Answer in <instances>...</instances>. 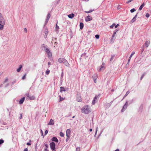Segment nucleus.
Returning <instances> with one entry per match:
<instances>
[{"label":"nucleus","instance_id":"obj_59","mask_svg":"<svg viewBox=\"0 0 151 151\" xmlns=\"http://www.w3.org/2000/svg\"><path fill=\"white\" fill-rule=\"evenodd\" d=\"M24 31L25 32H27V29L26 28H25L24 29Z\"/></svg>","mask_w":151,"mask_h":151},{"label":"nucleus","instance_id":"obj_8","mask_svg":"<svg viewBox=\"0 0 151 151\" xmlns=\"http://www.w3.org/2000/svg\"><path fill=\"white\" fill-rule=\"evenodd\" d=\"M76 100L78 101L79 102H81V96L79 95H77Z\"/></svg>","mask_w":151,"mask_h":151},{"label":"nucleus","instance_id":"obj_7","mask_svg":"<svg viewBox=\"0 0 151 151\" xmlns=\"http://www.w3.org/2000/svg\"><path fill=\"white\" fill-rule=\"evenodd\" d=\"M66 136L67 137H70V130L69 129H68L66 131Z\"/></svg>","mask_w":151,"mask_h":151},{"label":"nucleus","instance_id":"obj_41","mask_svg":"<svg viewBox=\"0 0 151 151\" xmlns=\"http://www.w3.org/2000/svg\"><path fill=\"white\" fill-rule=\"evenodd\" d=\"M48 20H47V19H46L45 21V24H44V27H45V25L47 23V22L48 21Z\"/></svg>","mask_w":151,"mask_h":151},{"label":"nucleus","instance_id":"obj_39","mask_svg":"<svg viewBox=\"0 0 151 151\" xmlns=\"http://www.w3.org/2000/svg\"><path fill=\"white\" fill-rule=\"evenodd\" d=\"M4 142V141L3 139H1L0 140V144H1Z\"/></svg>","mask_w":151,"mask_h":151},{"label":"nucleus","instance_id":"obj_11","mask_svg":"<svg viewBox=\"0 0 151 151\" xmlns=\"http://www.w3.org/2000/svg\"><path fill=\"white\" fill-rule=\"evenodd\" d=\"M25 100V97H23L22 98H21L19 100V104H22L24 101Z\"/></svg>","mask_w":151,"mask_h":151},{"label":"nucleus","instance_id":"obj_58","mask_svg":"<svg viewBox=\"0 0 151 151\" xmlns=\"http://www.w3.org/2000/svg\"><path fill=\"white\" fill-rule=\"evenodd\" d=\"M144 47H142V50H141V53L142 52H143V51H144Z\"/></svg>","mask_w":151,"mask_h":151},{"label":"nucleus","instance_id":"obj_16","mask_svg":"<svg viewBox=\"0 0 151 151\" xmlns=\"http://www.w3.org/2000/svg\"><path fill=\"white\" fill-rule=\"evenodd\" d=\"M52 141H54L57 143H58V139L56 137H52Z\"/></svg>","mask_w":151,"mask_h":151},{"label":"nucleus","instance_id":"obj_23","mask_svg":"<svg viewBox=\"0 0 151 151\" xmlns=\"http://www.w3.org/2000/svg\"><path fill=\"white\" fill-rule=\"evenodd\" d=\"M45 35H47L48 34V31L47 28H45Z\"/></svg>","mask_w":151,"mask_h":151},{"label":"nucleus","instance_id":"obj_52","mask_svg":"<svg viewBox=\"0 0 151 151\" xmlns=\"http://www.w3.org/2000/svg\"><path fill=\"white\" fill-rule=\"evenodd\" d=\"M97 129H98V127H97L96 129V132H95V135H94V137H96V134L97 132Z\"/></svg>","mask_w":151,"mask_h":151},{"label":"nucleus","instance_id":"obj_63","mask_svg":"<svg viewBox=\"0 0 151 151\" xmlns=\"http://www.w3.org/2000/svg\"><path fill=\"white\" fill-rule=\"evenodd\" d=\"M118 31V30L117 29H116L114 30V32L116 33V32H117Z\"/></svg>","mask_w":151,"mask_h":151},{"label":"nucleus","instance_id":"obj_27","mask_svg":"<svg viewBox=\"0 0 151 151\" xmlns=\"http://www.w3.org/2000/svg\"><path fill=\"white\" fill-rule=\"evenodd\" d=\"M50 17V13H48L47 17L46 19L47 20H49Z\"/></svg>","mask_w":151,"mask_h":151},{"label":"nucleus","instance_id":"obj_51","mask_svg":"<svg viewBox=\"0 0 151 151\" xmlns=\"http://www.w3.org/2000/svg\"><path fill=\"white\" fill-rule=\"evenodd\" d=\"M130 60V59H129L128 61L127 64V65H129V64Z\"/></svg>","mask_w":151,"mask_h":151},{"label":"nucleus","instance_id":"obj_15","mask_svg":"<svg viewBox=\"0 0 151 151\" xmlns=\"http://www.w3.org/2000/svg\"><path fill=\"white\" fill-rule=\"evenodd\" d=\"M150 42L149 40L147 41L145 43V46L147 47L150 44Z\"/></svg>","mask_w":151,"mask_h":151},{"label":"nucleus","instance_id":"obj_33","mask_svg":"<svg viewBox=\"0 0 151 151\" xmlns=\"http://www.w3.org/2000/svg\"><path fill=\"white\" fill-rule=\"evenodd\" d=\"M116 25L114 23L112 25H111L110 27V28L112 29L113 28L114 26Z\"/></svg>","mask_w":151,"mask_h":151},{"label":"nucleus","instance_id":"obj_17","mask_svg":"<svg viewBox=\"0 0 151 151\" xmlns=\"http://www.w3.org/2000/svg\"><path fill=\"white\" fill-rule=\"evenodd\" d=\"M41 47L42 49H44V50H45V49L47 48V46L45 44H42L41 46Z\"/></svg>","mask_w":151,"mask_h":151},{"label":"nucleus","instance_id":"obj_40","mask_svg":"<svg viewBox=\"0 0 151 151\" xmlns=\"http://www.w3.org/2000/svg\"><path fill=\"white\" fill-rule=\"evenodd\" d=\"M8 78H6L4 80V83H6V82H7L8 81Z\"/></svg>","mask_w":151,"mask_h":151},{"label":"nucleus","instance_id":"obj_9","mask_svg":"<svg viewBox=\"0 0 151 151\" xmlns=\"http://www.w3.org/2000/svg\"><path fill=\"white\" fill-rule=\"evenodd\" d=\"M138 13H137L135 16L133 18V19H132L131 21V23H133L136 20V18L137 17V15L138 14Z\"/></svg>","mask_w":151,"mask_h":151},{"label":"nucleus","instance_id":"obj_30","mask_svg":"<svg viewBox=\"0 0 151 151\" xmlns=\"http://www.w3.org/2000/svg\"><path fill=\"white\" fill-rule=\"evenodd\" d=\"M47 55L48 57H51L52 56V53L51 52L47 53Z\"/></svg>","mask_w":151,"mask_h":151},{"label":"nucleus","instance_id":"obj_56","mask_svg":"<svg viewBox=\"0 0 151 151\" xmlns=\"http://www.w3.org/2000/svg\"><path fill=\"white\" fill-rule=\"evenodd\" d=\"M119 26V24H117L116 25H115V28H117V27L118 26Z\"/></svg>","mask_w":151,"mask_h":151},{"label":"nucleus","instance_id":"obj_53","mask_svg":"<svg viewBox=\"0 0 151 151\" xmlns=\"http://www.w3.org/2000/svg\"><path fill=\"white\" fill-rule=\"evenodd\" d=\"M70 137H67V138L66 139V142H67L68 140L70 138Z\"/></svg>","mask_w":151,"mask_h":151},{"label":"nucleus","instance_id":"obj_21","mask_svg":"<svg viewBox=\"0 0 151 151\" xmlns=\"http://www.w3.org/2000/svg\"><path fill=\"white\" fill-rule=\"evenodd\" d=\"M83 24L82 23H80V29H82L83 27Z\"/></svg>","mask_w":151,"mask_h":151},{"label":"nucleus","instance_id":"obj_48","mask_svg":"<svg viewBox=\"0 0 151 151\" xmlns=\"http://www.w3.org/2000/svg\"><path fill=\"white\" fill-rule=\"evenodd\" d=\"M129 91H128L126 93V94L125 95V96H127L129 94Z\"/></svg>","mask_w":151,"mask_h":151},{"label":"nucleus","instance_id":"obj_4","mask_svg":"<svg viewBox=\"0 0 151 151\" xmlns=\"http://www.w3.org/2000/svg\"><path fill=\"white\" fill-rule=\"evenodd\" d=\"M127 104H128V101H127L126 102L125 104L123 106L122 109L121 110V111L122 112H123L125 109L127 108Z\"/></svg>","mask_w":151,"mask_h":151},{"label":"nucleus","instance_id":"obj_26","mask_svg":"<svg viewBox=\"0 0 151 151\" xmlns=\"http://www.w3.org/2000/svg\"><path fill=\"white\" fill-rule=\"evenodd\" d=\"M146 73L145 72H144L142 75L141 77L140 78V80H142V79L145 76L146 74Z\"/></svg>","mask_w":151,"mask_h":151},{"label":"nucleus","instance_id":"obj_46","mask_svg":"<svg viewBox=\"0 0 151 151\" xmlns=\"http://www.w3.org/2000/svg\"><path fill=\"white\" fill-rule=\"evenodd\" d=\"M80 148L79 147H77L76 148V151H80Z\"/></svg>","mask_w":151,"mask_h":151},{"label":"nucleus","instance_id":"obj_60","mask_svg":"<svg viewBox=\"0 0 151 151\" xmlns=\"http://www.w3.org/2000/svg\"><path fill=\"white\" fill-rule=\"evenodd\" d=\"M49 49L47 47L46 49H45L44 50L45 51V52H47V50H48Z\"/></svg>","mask_w":151,"mask_h":151},{"label":"nucleus","instance_id":"obj_50","mask_svg":"<svg viewBox=\"0 0 151 151\" xmlns=\"http://www.w3.org/2000/svg\"><path fill=\"white\" fill-rule=\"evenodd\" d=\"M48 131L47 130H46L45 132V135H46L48 133Z\"/></svg>","mask_w":151,"mask_h":151},{"label":"nucleus","instance_id":"obj_20","mask_svg":"<svg viewBox=\"0 0 151 151\" xmlns=\"http://www.w3.org/2000/svg\"><path fill=\"white\" fill-rule=\"evenodd\" d=\"M145 4H144V3H143L140 6V7L139 9V11L141 10L142 9V8L145 6Z\"/></svg>","mask_w":151,"mask_h":151},{"label":"nucleus","instance_id":"obj_6","mask_svg":"<svg viewBox=\"0 0 151 151\" xmlns=\"http://www.w3.org/2000/svg\"><path fill=\"white\" fill-rule=\"evenodd\" d=\"M97 76L96 74H94L92 76V78L94 81L95 83H96V80L97 79Z\"/></svg>","mask_w":151,"mask_h":151},{"label":"nucleus","instance_id":"obj_55","mask_svg":"<svg viewBox=\"0 0 151 151\" xmlns=\"http://www.w3.org/2000/svg\"><path fill=\"white\" fill-rule=\"evenodd\" d=\"M22 114H20V116L19 117V119H21L22 118Z\"/></svg>","mask_w":151,"mask_h":151},{"label":"nucleus","instance_id":"obj_24","mask_svg":"<svg viewBox=\"0 0 151 151\" xmlns=\"http://www.w3.org/2000/svg\"><path fill=\"white\" fill-rule=\"evenodd\" d=\"M29 98L30 100H33L35 99V97L33 96H30Z\"/></svg>","mask_w":151,"mask_h":151},{"label":"nucleus","instance_id":"obj_62","mask_svg":"<svg viewBox=\"0 0 151 151\" xmlns=\"http://www.w3.org/2000/svg\"><path fill=\"white\" fill-rule=\"evenodd\" d=\"M50 51V50L49 49L48 50H47V51L46 52L47 54Z\"/></svg>","mask_w":151,"mask_h":151},{"label":"nucleus","instance_id":"obj_47","mask_svg":"<svg viewBox=\"0 0 151 151\" xmlns=\"http://www.w3.org/2000/svg\"><path fill=\"white\" fill-rule=\"evenodd\" d=\"M96 100L94 99H93V101H92V104H94L95 103H96Z\"/></svg>","mask_w":151,"mask_h":151},{"label":"nucleus","instance_id":"obj_29","mask_svg":"<svg viewBox=\"0 0 151 151\" xmlns=\"http://www.w3.org/2000/svg\"><path fill=\"white\" fill-rule=\"evenodd\" d=\"M115 35H112V38L111 39V40L112 41V42H113V40H114L113 41H114V40L115 39V38H115Z\"/></svg>","mask_w":151,"mask_h":151},{"label":"nucleus","instance_id":"obj_28","mask_svg":"<svg viewBox=\"0 0 151 151\" xmlns=\"http://www.w3.org/2000/svg\"><path fill=\"white\" fill-rule=\"evenodd\" d=\"M135 52L134 51L132 52V53L130 57H129V59H130V60L132 56L133 55H134L135 54Z\"/></svg>","mask_w":151,"mask_h":151},{"label":"nucleus","instance_id":"obj_57","mask_svg":"<svg viewBox=\"0 0 151 151\" xmlns=\"http://www.w3.org/2000/svg\"><path fill=\"white\" fill-rule=\"evenodd\" d=\"M133 0H129L127 2V4H129V3L130 2H131Z\"/></svg>","mask_w":151,"mask_h":151},{"label":"nucleus","instance_id":"obj_42","mask_svg":"<svg viewBox=\"0 0 151 151\" xmlns=\"http://www.w3.org/2000/svg\"><path fill=\"white\" fill-rule=\"evenodd\" d=\"M99 95H100V94L98 95H96L94 97V99H95V100H96V99H97V98H98V96Z\"/></svg>","mask_w":151,"mask_h":151},{"label":"nucleus","instance_id":"obj_12","mask_svg":"<svg viewBox=\"0 0 151 151\" xmlns=\"http://www.w3.org/2000/svg\"><path fill=\"white\" fill-rule=\"evenodd\" d=\"M44 145L45 147V151H49L48 150V145L46 143H45L44 144Z\"/></svg>","mask_w":151,"mask_h":151},{"label":"nucleus","instance_id":"obj_25","mask_svg":"<svg viewBox=\"0 0 151 151\" xmlns=\"http://www.w3.org/2000/svg\"><path fill=\"white\" fill-rule=\"evenodd\" d=\"M4 24H3L1 23H0V29L2 30L4 28Z\"/></svg>","mask_w":151,"mask_h":151},{"label":"nucleus","instance_id":"obj_31","mask_svg":"<svg viewBox=\"0 0 151 151\" xmlns=\"http://www.w3.org/2000/svg\"><path fill=\"white\" fill-rule=\"evenodd\" d=\"M114 56H115L114 55H111V58L110 59V61H111L113 60V58L114 57Z\"/></svg>","mask_w":151,"mask_h":151},{"label":"nucleus","instance_id":"obj_32","mask_svg":"<svg viewBox=\"0 0 151 151\" xmlns=\"http://www.w3.org/2000/svg\"><path fill=\"white\" fill-rule=\"evenodd\" d=\"M136 11L135 9L134 8H133L130 10V12L131 13H133Z\"/></svg>","mask_w":151,"mask_h":151},{"label":"nucleus","instance_id":"obj_14","mask_svg":"<svg viewBox=\"0 0 151 151\" xmlns=\"http://www.w3.org/2000/svg\"><path fill=\"white\" fill-rule=\"evenodd\" d=\"M63 64L66 66H69V64L68 63V62L65 59V60L63 62Z\"/></svg>","mask_w":151,"mask_h":151},{"label":"nucleus","instance_id":"obj_43","mask_svg":"<svg viewBox=\"0 0 151 151\" xmlns=\"http://www.w3.org/2000/svg\"><path fill=\"white\" fill-rule=\"evenodd\" d=\"M25 95L26 96L28 97V98H29L30 96L29 94V93H26V94H25Z\"/></svg>","mask_w":151,"mask_h":151},{"label":"nucleus","instance_id":"obj_22","mask_svg":"<svg viewBox=\"0 0 151 151\" xmlns=\"http://www.w3.org/2000/svg\"><path fill=\"white\" fill-rule=\"evenodd\" d=\"M22 66L21 65H19V68L17 69V72H19L20 71L21 69H22Z\"/></svg>","mask_w":151,"mask_h":151},{"label":"nucleus","instance_id":"obj_49","mask_svg":"<svg viewBox=\"0 0 151 151\" xmlns=\"http://www.w3.org/2000/svg\"><path fill=\"white\" fill-rule=\"evenodd\" d=\"M145 16L147 18H148L150 16V14L148 13H147L146 14Z\"/></svg>","mask_w":151,"mask_h":151},{"label":"nucleus","instance_id":"obj_10","mask_svg":"<svg viewBox=\"0 0 151 151\" xmlns=\"http://www.w3.org/2000/svg\"><path fill=\"white\" fill-rule=\"evenodd\" d=\"M54 121L52 119H50L49 122L48 123V124L51 125H52L54 124Z\"/></svg>","mask_w":151,"mask_h":151},{"label":"nucleus","instance_id":"obj_1","mask_svg":"<svg viewBox=\"0 0 151 151\" xmlns=\"http://www.w3.org/2000/svg\"><path fill=\"white\" fill-rule=\"evenodd\" d=\"M83 113L87 114L91 112L89 106H86L83 107L81 109Z\"/></svg>","mask_w":151,"mask_h":151},{"label":"nucleus","instance_id":"obj_54","mask_svg":"<svg viewBox=\"0 0 151 151\" xmlns=\"http://www.w3.org/2000/svg\"><path fill=\"white\" fill-rule=\"evenodd\" d=\"M63 72H62V73L61 75V78H63Z\"/></svg>","mask_w":151,"mask_h":151},{"label":"nucleus","instance_id":"obj_19","mask_svg":"<svg viewBox=\"0 0 151 151\" xmlns=\"http://www.w3.org/2000/svg\"><path fill=\"white\" fill-rule=\"evenodd\" d=\"M66 91V90L63 87H61L60 88V92H62V91Z\"/></svg>","mask_w":151,"mask_h":151},{"label":"nucleus","instance_id":"obj_34","mask_svg":"<svg viewBox=\"0 0 151 151\" xmlns=\"http://www.w3.org/2000/svg\"><path fill=\"white\" fill-rule=\"evenodd\" d=\"M50 72V71L49 70L47 69L46 72V73L47 75H48L49 74V73Z\"/></svg>","mask_w":151,"mask_h":151},{"label":"nucleus","instance_id":"obj_61","mask_svg":"<svg viewBox=\"0 0 151 151\" xmlns=\"http://www.w3.org/2000/svg\"><path fill=\"white\" fill-rule=\"evenodd\" d=\"M27 145H31V144L29 142H28L27 143Z\"/></svg>","mask_w":151,"mask_h":151},{"label":"nucleus","instance_id":"obj_2","mask_svg":"<svg viewBox=\"0 0 151 151\" xmlns=\"http://www.w3.org/2000/svg\"><path fill=\"white\" fill-rule=\"evenodd\" d=\"M0 23L3 24H5V20L3 17V16L1 13H0Z\"/></svg>","mask_w":151,"mask_h":151},{"label":"nucleus","instance_id":"obj_64","mask_svg":"<svg viewBox=\"0 0 151 151\" xmlns=\"http://www.w3.org/2000/svg\"><path fill=\"white\" fill-rule=\"evenodd\" d=\"M23 151H28V149L27 148H26Z\"/></svg>","mask_w":151,"mask_h":151},{"label":"nucleus","instance_id":"obj_3","mask_svg":"<svg viewBox=\"0 0 151 151\" xmlns=\"http://www.w3.org/2000/svg\"><path fill=\"white\" fill-rule=\"evenodd\" d=\"M50 148L52 150H55V144L53 142L50 143Z\"/></svg>","mask_w":151,"mask_h":151},{"label":"nucleus","instance_id":"obj_45","mask_svg":"<svg viewBox=\"0 0 151 151\" xmlns=\"http://www.w3.org/2000/svg\"><path fill=\"white\" fill-rule=\"evenodd\" d=\"M59 26H58L57 25V24H56V31H58V29H59Z\"/></svg>","mask_w":151,"mask_h":151},{"label":"nucleus","instance_id":"obj_44","mask_svg":"<svg viewBox=\"0 0 151 151\" xmlns=\"http://www.w3.org/2000/svg\"><path fill=\"white\" fill-rule=\"evenodd\" d=\"M104 66H103L102 65L101 66V68H100V69L99 70V71H101V70H103L104 69Z\"/></svg>","mask_w":151,"mask_h":151},{"label":"nucleus","instance_id":"obj_13","mask_svg":"<svg viewBox=\"0 0 151 151\" xmlns=\"http://www.w3.org/2000/svg\"><path fill=\"white\" fill-rule=\"evenodd\" d=\"M65 59L64 58H59L58 60V61L60 63H62L64 61V60H65Z\"/></svg>","mask_w":151,"mask_h":151},{"label":"nucleus","instance_id":"obj_35","mask_svg":"<svg viewBox=\"0 0 151 151\" xmlns=\"http://www.w3.org/2000/svg\"><path fill=\"white\" fill-rule=\"evenodd\" d=\"M95 37L96 39H98L99 38V35H95Z\"/></svg>","mask_w":151,"mask_h":151},{"label":"nucleus","instance_id":"obj_38","mask_svg":"<svg viewBox=\"0 0 151 151\" xmlns=\"http://www.w3.org/2000/svg\"><path fill=\"white\" fill-rule=\"evenodd\" d=\"M26 74H25L22 77V79L24 80V79H25V78H26Z\"/></svg>","mask_w":151,"mask_h":151},{"label":"nucleus","instance_id":"obj_36","mask_svg":"<svg viewBox=\"0 0 151 151\" xmlns=\"http://www.w3.org/2000/svg\"><path fill=\"white\" fill-rule=\"evenodd\" d=\"M93 11V10H90L89 11H85V12L87 13H89L92 12Z\"/></svg>","mask_w":151,"mask_h":151},{"label":"nucleus","instance_id":"obj_18","mask_svg":"<svg viewBox=\"0 0 151 151\" xmlns=\"http://www.w3.org/2000/svg\"><path fill=\"white\" fill-rule=\"evenodd\" d=\"M68 17L70 19H72L74 16V14L73 13L68 15Z\"/></svg>","mask_w":151,"mask_h":151},{"label":"nucleus","instance_id":"obj_37","mask_svg":"<svg viewBox=\"0 0 151 151\" xmlns=\"http://www.w3.org/2000/svg\"><path fill=\"white\" fill-rule=\"evenodd\" d=\"M60 135L61 137H63L64 135V134L62 132H60Z\"/></svg>","mask_w":151,"mask_h":151},{"label":"nucleus","instance_id":"obj_5","mask_svg":"<svg viewBox=\"0 0 151 151\" xmlns=\"http://www.w3.org/2000/svg\"><path fill=\"white\" fill-rule=\"evenodd\" d=\"M92 19V18L91 17L88 15L85 18V21L86 22H88Z\"/></svg>","mask_w":151,"mask_h":151}]
</instances>
